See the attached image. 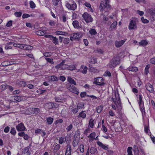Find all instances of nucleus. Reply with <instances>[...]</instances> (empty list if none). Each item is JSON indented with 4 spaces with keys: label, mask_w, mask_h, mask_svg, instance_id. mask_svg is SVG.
Here are the masks:
<instances>
[{
    "label": "nucleus",
    "mask_w": 155,
    "mask_h": 155,
    "mask_svg": "<svg viewBox=\"0 0 155 155\" xmlns=\"http://www.w3.org/2000/svg\"><path fill=\"white\" fill-rule=\"evenodd\" d=\"M109 0H103L101 2L99 8L101 12L103 13L104 11L105 13L111 9V7L109 4Z\"/></svg>",
    "instance_id": "nucleus-1"
},
{
    "label": "nucleus",
    "mask_w": 155,
    "mask_h": 155,
    "mask_svg": "<svg viewBox=\"0 0 155 155\" xmlns=\"http://www.w3.org/2000/svg\"><path fill=\"white\" fill-rule=\"evenodd\" d=\"M120 59L118 57H114L110 61L107 66L109 68L113 69L120 64Z\"/></svg>",
    "instance_id": "nucleus-2"
},
{
    "label": "nucleus",
    "mask_w": 155,
    "mask_h": 155,
    "mask_svg": "<svg viewBox=\"0 0 155 155\" xmlns=\"http://www.w3.org/2000/svg\"><path fill=\"white\" fill-rule=\"evenodd\" d=\"M82 17L84 20L87 23H89L93 21V19L91 15L87 12H84L82 15Z\"/></svg>",
    "instance_id": "nucleus-3"
},
{
    "label": "nucleus",
    "mask_w": 155,
    "mask_h": 155,
    "mask_svg": "<svg viewBox=\"0 0 155 155\" xmlns=\"http://www.w3.org/2000/svg\"><path fill=\"white\" fill-rule=\"evenodd\" d=\"M112 101L114 102L116 105H117V103L118 104H121V102L120 97L119 96V94L118 92L114 93V98L112 97Z\"/></svg>",
    "instance_id": "nucleus-4"
},
{
    "label": "nucleus",
    "mask_w": 155,
    "mask_h": 155,
    "mask_svg": "<svg viewBox=\"0 0 155 155\" xmlns=\"http://www.w3.org/2000/svg\"><path fill=\"white\" fill-rule=\"evenodd\" d=\"M94 84L98 85L103 86L104 84L103 82V79L102 77H98L95 78L94 79Z\"/></svg>",
    "instance_id": "nucleus-5"
},
{
    "label": "nucleus",
    "mask_w": 155,
    "mask_h": 155,
    "mask_svg": "<svg viewBox=\"0 0 155 155\" xmlns=\"http://www.w3.org/2000/svg\"><path fill=\"white\" fill-rule=\"evenodd\" d=\"M81 37V35L79 33H75L72 34L71 35L70 39L71 41L75 40H78Z\"/></svg>",
    "instance_id": "nucleus-6"
},
{
    "label": "nucleus",
    "mask_w": 155,
    "mask_h": 155,
    "mask_svg": "<svg viewBox=\"0 0 155 155\" xmlns=\"http://www.w3.org/2000/svg\"><path fill=\"white\" fill-rule=\"evenodd\" d=\"M137 26L136 21L135 20H131L129 24L128 28L130 30L136 29Z\"/></svg>",
    "instance_id": "nucleus-7"
},
{
    "label": "nucleus",
    "mask_w": 155,
    "mask_h": 155,
    "mask_svg": "<svg viewBox=\"0 0 155 155\" xmlns=\"http://www.w3.org/2000/svg\"><path fill=\"white\" fill-rule=\"evenodd\" d=\"M68 91L77 95L79 94L78 90L73 85L72 86L71 85L70 86H68Z\"/></svg>",
    "instance_id": "nucleus-8"
},
{
    "label": "nucleus",
    "mask_w": 155,
    "mask_h": 155,
    "mask_svg": "<svg viewBox=\"0 0 155 155\" xmlns=\"http://www.w3.org/2000/svg\"><path fill=\"white\" fill-rule=\"evenodd\" d=\"M146 88L150 92L152 93L154 91L153 86L149 83H147L146 85Z\"/></svg>",
    "instance_id": "nucleus-9"
},
{
    "label": "nucleus",
    "mask_w": 155,
    "mask_h": 155,
    "mask_svg": "<svg viewBox=\"0 0 155 155\" xmlns=\"http://www.w3.org/2000/svg\"><path fill=\"white\" fill-rule=\"evenodd\" d=\"M16 128L18 131H24L26 129L23 124L22 123L19 124L16 126Z\"/></svg>",
    "instance_id": "nucleus-10"
},
{
    "label": "nucleus",
    "mask_w": 155,
    "mask_h": 155,
    "mask_svg": "<svg viewBox=\"0 0 155 155\" xmlns=\"http://www.w3.org/2000/svg\"><path fill=\"white\" fill-rule=\"evenodd\" d=\"M126 41V40H121L120 41H115V45L117 48H119L122 46Z\"/></svg>",
    "instance_id": "nucleus-11"
},
{
    "label": "nucleus",
    "mask_w": 155,
    "mask_h": 155,
    "mask_svg": "<svg viewBox=\"0 0 155 155\" xmlns=\"http://www.w3.org/2000/svg\"><path fill=\"white\" fill-rule=\"evenodd\" d=\"M76 3L74 2H72L71 4H68V9H70L72 10H74L77 8Z\"/></svg>",
    "instance_id": "nucleus-12"
},
{
    "label": "nucleus",
    "mask_w": 155,
    "mask_h": 155,
    "mask_svg": "<svg viewBox=\"0 0 155 155\" xmlns=\"http://www.w3.org/2000/svg\"><path fill=\"white\" fill-rule=\"evenodd\" d=\"M97 143L98 146L102 147L104 150H107L108 149V145H105L103 143H102L100 141H97Z\"/></svg>",
    "instance_id": "nucleus-13"
},
{
    "label": "nucleus",
    "mask_w": 155,
    "mask_h": 155,
    "mask_svg": "<svg viewBox=\"0 0 155 155\" xmlns=\"http://www.w3.org/2000/svg\"><path fill=\"white\" fill-rule=\"evenodd\" d=\"M85 111H82L78 115V118H81L83 119L86 118V114L84 112Z\"/></svg>",
    "instance_id": "nucleus-14"
},
{
    "label": "nucleus",
    "mask_w": 155,
    "mask_h": 155,
    "mask_svg": "<svg viewBox=\"0 0 155 155\" xmlns=\"http://www.w3.org/2000/svg\"><path fill=\"white\" fill-rule=\"evenodd\" d=\"M140 107H142L144 106L143 101L142 100V97L141 94L139 95V102H138Z\"/></svg>",
    "instance_id": "nucleus-15"
},
{
    "label": "nucleus",
    "mask_w": 155,
    "mask_h": 155,
    "mask_svg": "<svg viewBox=\"0 0 155 155\" xmlns=\"http://www.w3.org/2000/svg\"><path fill=\"white\" fill-rule=\"evenodd\" d=\"M8 45H12L15 47H17L19 48H21L22 49L23 45H21L16 43H15L13 42H9L8 43Z\"/></svg>",
    "instance_id": "nucleus-16"
},
{
    "label": "nucleus",
    "mask_w": 155,
    "mask_h": 155,
    "mask_svg": "<svg viewBox=\"0 0 155 155\" xmlns=\"http://www.w3.org/2000/svg\"><path fill=\"white\" fill-rule=\"evenodd\" d=\"M72 25L74 28L77 29L81 28L79 26V23L78 21L77 20H75L73 21Z\"/></svg>",
    "instance_id": "nucleus-17"
},
{
    "label": "nucleus",
    "mask_w": 155,
    "mask_h": 155,
    "mask_svg": "<svg viewBox=\"0 0 155 155\" xmlns=\"http://www.w3.org/2000/svg\"><path fill=\"white\" fill-rule=\"evenodd\" d=\"M116 106L117 108V113L119 114L120 115L121 114H122L121 110L122 109V107L121 104H117Z\"/></svg>",
    "instance_id": "nucleus-18"
},
{
    "label": "nucleus",
    "mask_w": 155,
    "mask_h": 155,
    "mask_svg": "<svg viewBox=\"0 0 155 155\" xmlns=\"http://www.w3.org/2000/svg\"><path fill=\"white\" fill-rule=\"evenodd\" d=\"M117 25V22L116 21H114L113 23L111 25L110 27V29L112 30L114 29H116Z\"/></svg>",
    "instance_id": "nucleus-19"
},
{
    "label": "nucleus",
    "mask_w": 155,
    "mask_h": 155,
    "mask_svg": "<svg viewBox=\"0 0 155 155\" xmlns=\"http://www.w3.org/2000/svg\"><path fill=\"white\" fill-rule=\"evenodd\" d=\"M148 44V43L146 40H142L139 43V45L140 46H146Z\"/></svg>",
    "instance_id": "nucleus-20"
},
{
    "label": "nucleus",
    "mask_w": 155,
    "mask_h": 155,
    "mask_svg": "<svg viewBox=\"0 0 155 155\" xmlns=\"http://www.w3.org/2000/svg\"><path fill=\"white\" fill-rule=\"evenodd\" d=\"M64 61H62L61 63L55 66L56 68H60L61 69H65V68H64L63 66L64 65Z\"/></svg>",
    "instance_id": "nucleus-21"
},
{
    "label": "nucleus",
    "mask_w": 155,
    "mask_h": 155,
    "mask_svg": "<svg viewBox=\"0 0 155 155\" xmlns=\"http://www.w3.org/2000/svg\"><path fill=\"white\" fill-rule=\"evenodd\" d=\"M128 69L129 71L133 72H136L138 71L137 68L135 66L129 67L128 68Z\"/></svg>",
    "instance_id": "nucleus-22"
},
{
    "label": "nucleus",
    "mask_w": 155,
    "mask_h": 155,
    "mask_svg": "<svg viewBox=\"0 0 155 155\" xmlns=\"http://www.w3.org/2000/svg\"><path fill=\"white\" fill-rule=\"evenodd\" d=\"M68 82L71 84L76 85V83L74 80L70 77H68Z\"/></svg>",
    "instance_id": "nucleus-23"
},
{
    "label": "nucleus",
    "mask_w": 155,
    "mask_h": 155,
    "mask_svg": "<svg viewBox=\"0 0 155 155\" xmlns=\"http://www.w3.org/2000/svg\"><path fill=\"white\" fill-rule=\"evenodd\" d=\"M144 129L145 132L148 135L151 136V132H150L149 127L145 125L144 127Z\"/></svg>",
    "instance_id": "nucleus-24"
},
{
    "label": "nucleus",
    "mask_w": 155,
    "mask_h": 155,
    "mask_svg": "<svg viewBox=\"0 0 155 155\" xmlns=\"http://www.w3.org/2000/svg\"><path fill=\"white\" fill-rule=\"evenodd\" d=\"M33 48V47L30 45H23L22 49H24L28 50H30Z\"/></svg>",
    "instance_id": "nucleus-25"
},
{
    "label": "nucleus",
    "mask_w": 155,
    "mask_h": 155,
    "mask_svg": "<svg viewBox=\"0 0 155 155\" xmlns=\"http://www.w3.org/2000/svg\"><path fill=\"white\" fill-rule=\"evenodd\" d=\"M33 114H36L40 112V110L38 108H33L32 109Z\"/></svg>",
    "instance_id": "nucleus-26"
},
{
    "label": "nucleus",
    "mask_w": 155,
    "mask_h": 155,
    "mask_svg": "<svg viewBox=\"0 0 155 155\" xmlns=\"http://www.w3.org/2000/svg\"><path fill=\"white\" fill-rule=\"evenodd\" d=\"M14 102H19L21 101V99L20 96H14Z\"/></svg>",
    "instance_id": "nucleus-27"
},
{
    "label": "nucleus",
    "mask_w": 155,
    "mask_h": 155,
    "mask_svg": "<svg viewBox=\"0 0 155 155\" xmlns=\"http://www.w3.org/2000/svg\"><path fill=\"white\" fill-rule=\"evenodd\" d=\"M150 67V64H148L146 65L144 70V73L146 75H147L149 72V69Z\"/></svg>",
    "instance_id": "nucleus-28"
},
{
    "label": "nucleus",
    "mask_w": 155,
    "mask_h": 155,
    "mask_svg": "<svg viewBox=\"0 0 155 155\" xmlns=\"http://www.w3.org/2000/svg\"><path fill=\"white\" fill-rule=\"evenodd\" d=\"M46 34V31L41 30L38 31L36 32V34L38 35L42 36Z\"/></svg>",
    "instance_id": "nucleus-29"
},
{
    "label": "nucleus",
    "mask_w": 155,
    "mask_h": 155,
    "mask_svg": "<svg viewBox=\"0 0 155 155\" xmlns=\"http://www.w3.org/2000/svg\"><path fill=\"white\" fill-rule=\"evenodd\" d=\"M79 140L78 139L74 138V140L73 141L72 144L74 147H76L78 144Z\"/></svg>",
    "instance_id": "nucleus-30"
},
{
    "label": "nucleus",
    "mask_w": 155,
    "mask_h": 155,
    "mask_svg": "<svg viewBox=\"0 0 155 155\" xmlns=\"http://www.w3.org/2000/svg\"><path fill=\"white\" fill-rule=\"evenodd\" d=\"M84 103L83 102L79 103L77 106V107L78 109L84 108Z\"/></svg>",
    "instance_id": "nucleus-31"
},
{
    "label": "nucleus",
    "mask_w": 155,
    "mask_h": 155,
    "mask_svg": "<svg viewBox=\"0 0 155 155\" xmlns=\"http://www.w3.org/2000/svg\"><path fill=\"white\" fill-rule=\"evenodd\" d=\"M46 120L48 124H51L52 123L53 121V118L51 117H49L47 118Z\"/></svg>",
    "instance_id": "nucleus-32"
},
{
    "label": "nucleus",
    "mask_w": 155,
    "mask_h": 155,
    "mask_svg": "<svg viewBox=\"0 0 155 155\" xmlns=\"http://www.w3.org/2000/svg\"><path fill=\"white\" fill-rule=\"evenodd\" d=\"M97 151L96 149L94 147H91L90 150V152L91 154H94Z\"/></svg>",
    "instance_id": "nucleus-33"
},
{
    "label": "nucleus",
    "mask_w": 155,
    "mask_h": 155,
    "mask_svg": "<svg viewBox=\"0 0 155 155\" xmlns=\"http://www.w3.org/2000/svg\"><path fill=\"white\" fill-rule=\"evenodd\" d=\"M103 107L100 105L98 106L96 108V110L97 113H100L103 110Z\"/></svg>",
    "instance_id": "nucleus-34"
},
{
    "label": "nucleus",
    "mask_w": 155,
    "mask_h": 155,
    "mask_svg": "<svg viewBox=\"0 0 155 155\" xmlns=\"http://www.w3.org/2000/svg\"><path fill=\"white\" fill-rule=\"evenodd\" d=\"M18 84L19 86L21 87H25L26 85V82L23 81H19L18 83Z\"/></svg>",
    "instance_id": "nucleus-35"
},
{
    "label": "nucleus",
    "mask_w": 155,
    "mask_h": 155,
    "mask_svg": "<svg viewBox=\"0 0 155 155\" xmlns=\"http://www.w3.org/2000/svg\"><path fill=\"white\" fill-rule=\"evenodd\" d=\"M132 147H128L127 150V155H133L132 152Z\"/></svg>",
    "instance_id": "nucleus-36"
},
{
    "label": "nucleus",
    "mask_w": 155,
    "mask_h": 155,
    "mask_svg": "<svg viewBox=\"0 0 155 155\" xmlns=\"http://www.w3.org/2000/svg\"><path fill=\"white\" fill-rule=\"evenodd\" d=\"M49 79L52 81H56L58 80L57 77L54 76H51L49 78Z\"/></svg>",
    "instance_id": "nucleus-37"
},
{
    "label": "nucleus",
    "mask_w": 155,
    "mask_h": 155,
    "mask_svg": "<svg viewBox=\"0 0 155 155\" xmlns=\"http://www.w3.org/2000/svg\"><path fill=\"white\" fill-rule=\"evenodd\" d=\"M104 76L110 77L111 76V74L110 72L108 71H107L104 74Z\"/></svg>",
    "instance_id": "nucleus-38"
},
{
    "label": "nucleus",
    "mask_w": 155,
    "mask_h": 155,
    "mask_svg": "<svg viewBox=\"0 0 155 155\" xmlns=\"http://www.w3.org/2000/svg\"><path fill=\"white\" fill-rule=\"evenodd\" d=\"M90 62L92 64H94L97 62V60L96 58L94 57H92L91 58Z\"/></svg>",
    "instance_id": "nucleus-39"
},
{
    "label": "nucleus",
    "mask_w": 155,
    "mask_h": 155,
    "mask_svg": "<svg viewBox=\"0 0 155 155\" xmlns=\"http://www.w3.org/2000/svg\"><path fill=\"white\" fill-rule=\"evenodd\" d=\"M29 148L28 147H27L25 148L24 150V153H27L28 155H30V153L29 151Z\"/></svg>",
    "instance_id": "nucleus-40"
},
{
    "label": "nucleus",
    "mask_w": 155,
    "mask_h": 155,
    "mask_svg": "<svg viewBox=\"0 0 155 155\" xmlns=\"http://www.w3.org/2000/svg\"><path fill=\"white\" fill-rule=\"evenodd\" d=\"M78 148H79L80 152L81 153H83L84 151V146L83 144H81L79 147Z\"/></svg>",
    "instance_id": "nucleus-41"
},
{
    "label": "nucleus",
    "mask_w": 155,
    "mask_h": 155,
    "mask_svg": "<svg viewBox=\"0 0 155 155\" xmlns=\"http://www.w3.org/2000/svg\"><path fill=\"white\" fill-rule=\"evenodd\" d=\"M89 32L91 35H95L97 32L94 29H92L89 31Z\"/></svg>",
    "instance_id": "nucleus-42"
},
{
    "label": "nucleus",
    "mask_w": 155,
    "mask_h": 155,
    "mask_svg": "<svg viewBox=\"0 0 155 155\" xmlns=\"http://www.w3.org/2000/svg\"><path fill=\"white\" fill-rule=\"evenodd\" d=\"M10 133L13 135H15L16 134V131L15 128L14 127H12Z\"/></svg>",
    "instance_id": "nucleus-43"
},
{
    "label": "nucleus",
    "mask_w": 155,
    "mask_h": 155,
    "mask_svg": "<svg viewBox=\"0 0 155 155\" xmlns=\"http://www.w3.org/2000/svg\"><path fill=\"white\" fill-rule=\"evenodd\" d=\"M93 122L94 120L92 119H90L89 120V125L91 128H93L94 125Z\"/></svg>",
    "instance_id": "nucleus-44"
},
{
    "label": "nucleus",
    "mask_w": 155,
    "mask_h": 155,
    "mask_svg": "<svg viewBox=\"0 0 155 155\" xmlns=\"http://www.w3.org/2000/svg\"><path fill=\"white\" fill-rule=\"evenodd\" d=\"M30 7L31 8H34L35 7L36 5L33 2L31 1L30 2Z\"/></svg>",
    "instance_id": "nucleus-45"
},
{
    "label": "nucleus",
    "mask_w": 155,
    "mask_h": 155,
    "mask_svg": "<svg viewBox=\"0 0 155 155\" xmlns=\"http://www.w3.org/2000/svg\"><path fill=\"white\" fill-rule=\"evenodd\" d=\"M141 20L143 23H148L149 22V20L146 19H145L143 17H142L141 18Z\"/></svg>",
    "instance_id": "nucleus-46"
},
{
    "label": "nucleus",
    "mask_w": 155,
    "mask_h": 155,
    "mask_svg": "<svg viewBox=\"0 0 155 155\" xmlns=\"http://www.w3.org/2000/svg\"><path fill=\"white\" fill-rule=\"evenodd\" d=\"M22 13L20 12H15L14 13L15 16L17 17H19L21 16Z\"/></svg>",
    "instance_id": "nucleus-47"
},
{
    "label": "nucleus",
    "mask_w": 155,
    "mask_h": 155,
    "mask_svg": "<svg viewBox=\"0 0 155 155\" xmlns=\"http://www.w3.org/2000/svg\"><path fill=\"white\" fill-rule=\"evenodd\" d=\"M52 39H53V42L55 44V45H57L58 42V39L56 37H54Z\"/></svg>",
    "instance_id": "nucleus-48"
},
{
    "label": "nucleus",
    "mask_w": 155,
    "mask_h": 155,
    "mask_svg": "<svg viewBox=\"0 0 155 155\" xmlns=\"http://www.w3.org/2000/svg\"><path fill=\"white\" fill-rule=\"evenodd\" d=\"M87 93L85 91L81 92L80 94V97L81 98L84 97L86 96H87Z\"/></svg>",
    "instance_id": "nucleus-49"
},
{
    "label": "nucleus",
    "mask_w": 155,
    "mask_h": 155,
    "mask_svg": "<svg viewBox=\"0 0 155 155\" xmlns=\"http://www.w3.org/2000/svg\"><path fill=\"white\" fill-rule=\"evenodd\" d=\"M46 106L48 109H50L53 108V103L50 102L48 103L47 104Z\"/></svg>",
    "instance_id": "nucleus-50"
},
{
    "label": "nucleus",
    "mask_w": 155,
    "mask_h": 155,
    "mask_svg": "<svg viewBox=\"0 0 155 155\" xmlns=\"http://www.w3.org/2000/svg\"><path fill=\"white\" fill-rule=\"evenodd\" d=\"M96 136V133L95 132H93L91 133L90 134V135L89 137H90L91 138L93 139L94 138V137Z\"/></svg>",
    "instance_id": "nucleus-51"
},
{
    "label": "nucleus",
    "mask_w": 155,
    "mask_h": 155,
    "mask_svg": "<svg viewBox=\"0 0 155 155\" xmlns=\"http://www.w3.org/2000/svg\"><path fill=\"white\" fill-rule=\"evenodd\" d=\"M76 68V67L74 65H71L68 66V70L71 71L75 70Z\"/></svg>",
    "instance_id": "nucleus-52"
},
{
    "label": "nucleus",
    "mask_w": 155,
    "mask_h": 155,
    "mask_svg": "<svg viewBox=\"0 0 155 155\" xmlns=\"http://www.w3.org/2000/svg\"><path fill=\"white\" fill-rule=\"evenodd\" d=\"M56 34L58 35H64V33L67 34V33L63 32L61 31H57L55 32Z\"/></svg>",
    "instance_id": "nucleus-53"
},
{
    "label": "nucleus",
    "mask_w": 155,
    "mask_h": 155,
    "mask_svg": "<svg viewBox=\"0 0 155 155\" xmlns=\"http://www.w3.org/2000/svg\"><path fill=\"white\" fill-rule=\"evenodd\" d=\"M95 53H96L103 54V51L101 49H97L95 51Z\"/></svg>",
    "instance_id": "nucleus-54"
},
{
    "label": "nucleus",
    "mask_w": 155,
    "mask_h": 155,
    "mask_svg": "<svg viewBox=\"0 0 155 155\" xmlns=\"http://www.w3.org/2000/svg\"><path fill=\"white\" fill-rule=\"evenodd\" d=\"M7 85H6V84H3L0 86V88L2 89V90H4L5 89V88H7Z\"/></svg>",
    "instance_id": "nucleus-55"
},
{
    "label": "nucleus",
    "mask_w": 155,
    "mask_h": 155,
    "mask_svg": "<svg viewBox=\"0 0 155 155\" xmlns=\"http://www.w3.org/2000/svg\"><path fill=\"white\" fill-rule=\"evenodd\" d=\"M45 59L48 62L50 63L51 64H53L54 63V62L53 61V59L52 58H45Z\"/></svg>",
    "instance_id": "nucleus-56"
},
{
    "label": "nucleus",
    "mask_w": 155,
    "mask_h": 155,
    "mask_svg": "<svg viewBox=\"0 0 155 155\" xmlns=\"http://www.w3.org/2000/svg\"><path fill=\"white\" fill-rule=\"evenodd\" d=\"M102 130L104 133H106L107 131V128L104 126V124L102 125Z\"/></svg>",
    "instance_id": "nucleus-57"
},
{
    "label": "nucleus",
    "mask_w": 155,
    "mask_h": 155,
    "mask_svg": "<svg viewBox=\"0 0 155 155\" xmlns=\"http://www.w3.org/2000/svg\"><path fill=\"white\" fill-rule=\"evenodd\" d=\"M42 130L40 129H38L35 131V133L36 134H41V132H42Z\"/></svg>",
    "instance_id": "nucleus-58"
},
{
    "label": "nucleus",
    "mask_w": 155,
    "mask_h": 155,
    "mask_svg": "<svg viewBox=\"0 0 155 155\" xmlns=\"http://www.w3.org/2000/svg\"><path fill=\"white\" fill-rule=\"evenodd\" d=\"M60 0H54L52 2L53 4L55 6L57 5Z\"/></svg>",
    "instance_id": "nucleus-59"
},
{
    "label": "nucleus",
    "mask_w": 155,
    "mask_h": 155,
    "mask_svg": "<svg viewBox=\"0 0 155 155\" xmlns=\"http://www.w3.org/2000/svg\"><path fill=\"white\" fill-rule=\"evenodd\" d=\"M72 111L74 114H76L78 111V109L77 107V108H75L72 109Z\"/></svg>",
    "instance_id": "nucleus-60"
},
{
    "label": "nucleus",
    "mask_w": 155,
    "mask_h": 155,
    "mask_svg": "<svg viewBox=\"0 0 155 155\" xmlns=\"http://www.w3.org/2000/svg\"><path fill=\"white\" fill-rule=\"evenodd\" d=\"M150 61L151 64L155 65V57L151 58L150 60Z\"/></svg>",
    "instance_id": "nucleus-61"
},
{
    "label": "nucleus",
    "mask_w": 155,
    "mask_h": 155,
    "mask_svg": "<svg viewBox=\"0 0 155 155\" xmlns=\"http://www.w3.org/2000/svg\"><path fill=\"white\" fill-rule=\"evenodd\" d=\"M60 147V145L59 144L56 145L54 147V150H58Z\"/></svg>",
    "instance_id": "nucleus-62"
},
{
    "label": "nucleus",
    "mask_w": 155,
    "mask_h": 155,
    "mask_svg": "<svg viewBox=\"0 0 155 155\" xmlns=\"http://www.w3.org/2000/svg\"><path fill=\"white\" fill-rule=\"evenodd\" d=\"M87 67H85L84 68L82 71L81 72L83 74H86L87 72Z\"/></svg>",
    "instance_id": "nucleus-63"
},
{
    "label": "nucleus",
    "mask_w": 155,
    "mask_h": 155,
    "mask_svg": "<svg viewBox=\"0 0 155 155\" xmlns=\"http://www.w3.org/2000/svg\"><path fill=\"white\" fill-rule=\"evenodd\" d=\"M30 17L29 15L26 14H24L22 15V17L23 18H25Z\"/></svg>",
    "instance_id": "nucleus-64"
}]
</instances>
